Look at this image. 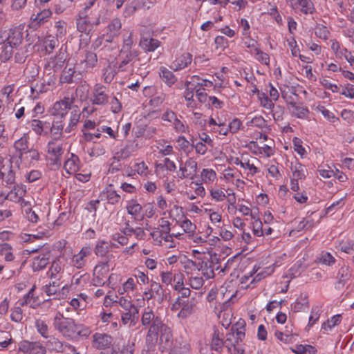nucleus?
<instances>
[{
	"label": "nucleus",
	"instance_id": "22",
	"mask_svg": "<svg viewBox=\"0 0 354 354\" xmlns=\"http://www.w3.org/2000/svg\"><path fill=\"white\" fill-rule=\"evenodd\" d=\"M351 277V272L348 268L342 267L337 274V281L335 283V288L341 290L344 288L346 283L349 280Z\"/></svg>",
	"mask_w": 354,
	"mask_h": 354
},
{
	"label": "nucleus",
	"instance_id": "54",
	"mask_svg": "<svg viewBox=\"0 0 354 354\" xmlns=\"http://www.w3.org/2000/svg\"><path fill=\"white\" fill-rule=\"evenodd\" d=\"M185 167H187L192 176H195L197 172L198 164L193 158H189L185 162Z\"/></svg>",
	"mask_w": 354,
	"mask_h": 354
},
{
	"label": "nucleus",
	"instance_id": "43",
	"mask_svg": "<svg viewBox=\"0 0 354 354\" xmlns=\"http://www.w3.org/2000/svg\"><path fill=\"white\" fill-rule=\"evenodd\" d=\"M4 169L3 178L1 179H3L7 184L13 183L15 179V174L12 169V164L10 162L8 163Z\"/></svg>",
	"mask_w": 354,
	"mask_h": 354
},
{
	"label": "nucleus",
	"instance_id": "19",
	"mask_svg": "<svg viewBox=\"0 0 354 354\" xmlns=\"http://www.w3.org/2000/svg\"><path fill=\"white\" fill-rule=\"evenodd\" d=\"M100 196L102 199L105 198L107 200L108 203L114 205L118 203L120 200V196L118 194L116 191L113 189V185H109L102 192Z\"/></svg>",
	"mask_w": 354,
	"mask_h": 354
},
{
	"label": "nucleus",
	"instance_id": "41",
	"mask_svg": "<svg viewBox=\"0 0 354 354\" xmlns=\"http://www.w3.org/2000/svg\"><path fill=\"white\" fill-rule=\"evenodd\" d=\"M32 47L31 44H28L24 48L18 49L17 52L15 55V62L17 63H24L27 57L28 56V48Z\"/></svg>",
	"mask_w": 354,
	"mask_h": 354
},
{
	"label": "nucleus",
	"instance_id": "45",
	"mask_svg": "<svg viewBox=\"0 0 354 354\" xmlns=\"http://www.w3.org/2000/svg\"><path fill=\"white\" fill-rule=\"evenodd\" d=\"M317 261L319 263L326 266H331L335 263V259L330 253L327 252H322L317 257Z\"/></svg>",
	"mask_w": 354,
	"mask_h": 354
},
{
	"label": "nucleus",
	"instance_id": "57",
	"mask_svg": "<svg viewBox=\"0 0 354 354\" xmlns=\"http://www.w3.org/2000/svg\"><path fill=\"white\" fill-rule=\"evenodd\" d=\"M341 317L340 315H334L330 320H328L323 323L322 328L324 329L326 328H331L332 327L339 324L341 322Z\"/></svg>",
	"mask_w": 354,
	"mask_h": 354
},
{
	"label": "nucleus",
	"instance_id": "61",
	"mask_svg": "<svg viewBox=\"0 0 354 354\" xmlns=\"http://www.w3.org/2000/svg\"><path fill=\"white\" fill-rule=\"evenodd\" d=\"M174 281L175 282L174 290L176 291L182 290L184 287L183 275L182 274H176L174 275Z\"/></svg>",
	"mask_w": 354,
	"mask_h": 354
},
{
	"label": "nucleus",
	"instance_id": "59",
	"mask_svg": "<svg viewBox=\"0 0 354 354\" xmlns=\"http://www.w3.org/2000/svg\"><path fill=\"white\" fill-rule=\"evenodd\" d=\"M10 318L13 322H19L23 318L22 310L20 306L12 309Z\"/></svg>",
	"mask_w": 354,
	"mask_h": 354
},
{
	"label": "nucleus",
	"instance_id": "63",
	"mask_svg": "<svg viewBox=\"0 0 354 354\" xmlns=\"http://www.w3.org/2000/svg\"><path fill=\"white\" fill-rule=\"evenodd\" d=\"M43 290L48 296H54L59 292V286L46 285L43 287Z\"/></svg>",
	"mask_w": 354,
	"mask_h": 354
},
{
	"label": "nucleus",
	"instance_id": "46",
	"mask_svg": "<svg viewBox=\"0 0 354 354\" xmlns=\"http://www.w3.org/2000/svg\"><path fill=\"white\" fill-rule=\"evenodd\" d=\"M336 56L339 58L344 57L351 66H354V56L346 48H342L341 50H337Z\"/></svg>",
	"mask_w": 354,
	"mask_h": 354
},
{
	"label": "nucleus",
	"instance_id": "27",
	"mask_svg": "<svg viewBox=\"0 0 354 354\" xmlns=\"http://www.w3.org/2000/svg\"><path fill=\"white\" fill-rule=\"evenodd\" d=\"M64 124L62 120L50 122L49 133L53 136L55 140H60L63 136Z\"/></svg>",
	"mask_w": 354,
	"mask_h": 354
},
{
	"label": "nucleus",
	"instance_id": "26",
	"mask_svg": "<svg viewBox=\"0 0 354 354\" xmlns=\"http://www.w3.org/2000/svg\"><path fill=\"white\" fill-rule=\"evenodd\" d=\"M225 345V342L222 339L219 337V331L218 329H215L212 337L211 342V350L213 352V354H217L222 351L223 348Z\"/></svg>",
	"mask_w": 354,
	"mask_h": 354
},
{
	"label": "nucleus",
	"instance_id": "10",
	"mask_svg": "<svg viewBox=\"0 0 354 354\" xmlns=\"http://www.w3.org/2000/svg\"><path fill=\"white\" fill-rule=\"evenodd\" d=\"M93 346L97 349H105L113 344V337L105 333H95L93 336Z\"/></svg>",
	"mask_w": 354,
	"mask_h": 354
},
{
	"label": "nucleus",
	"instance_id": "23",
	"mask_svg": "<svg viewBox=\"0 0 354 354\" xmlns=\"http://www.w3.org/2000/svg\"><path fill=\"white\" fill-rule=\"evenodd\" d=\"M159 75L161 80L169 87L172 86L176 82L177 77L172 71L164 66L159 69Z\"/></svg>",
	"mask_w": 354,
	"mask_h": 354
},
{
	"label": "nucleus",
	"instance_id": "51",
	"mask_svg": "<svg viewBox=\"0 0 354 354\" xmlns=\"http://www.w3.org/2000/svg\"><path fill=\"white\" fill-rule=\"evenodd\" d=\"M142 206L134 201H131L127 206L128 214L132 216H137L142 210Z\"/></svg>",
	"mask_w": 354,
	"mask_h": 354
},
{
	"label": "nucleus",
	"instance_id": "44",
	"mask_svg": "<svg viewBox=\"0 0 354 354\" xmlns=\"http://www.w3.org/2000/svg\"><path fill=\"white\" fill-rule=\"evenodd\" d=\"M307 308H308V301L306 297L297 299V301L292 304V309L294 312H300Z\"/></svg>",
	"mask_w": 354,
	"mask_h": 354
},
{
	"label": "nucleus",
	"instance_id": "32",
	"mask_svg": "<svg viewBox=\"0 0 354 354\" xmlns=\"http://www.w3.org/2000/svg\"><path fill=\"white\" fill-rule=\"evenodd\" d=\"M109 251V246L107 242L104 241H100L97 243L95 247V254L98 257H107L108 252ZM109 260L111 259L112 254L109 255Z\"/></svg>",
	"mask_w": 354,
	"mask_h": 354
},
{
	"label": "nucleus",
	"instance_id": "9",
	"mask_svg": "<svg viewBox=\"0 0 354 354\" xmlns=\"http://www.w3.org/2000/svg\"><path fill=\"white\" fill-rule=\"evenodd\" d=\"M160 348L163 352L168 350L173 342L172 334L169 327L166 324L160 329Z\"/></svg>",
	"mask_w": 354,
	"mask_h": 354
},
{
	"label": "nucleus",
	"instance_id": "64",
	"mask_svg": "<svg viewBox=\"0 0 354 354\" xmlns=\"http://www.w3.org/2000/svg\"><path fill=\"white\" fill-rule=\"evenodd\" d=\"M341 93L347 97L354 98V85L348 84Z\"/></svg>",
	"mask_w": 354,
	"mask_h": 354
},
{
	"label": "nucleus",
	"instance_id": "38",
	"mask_svg": "<svg viewBox=\"0 0 354 354\" xmlns=\"http://www.w3.org/2000/svg\"><path fill=\"white\" fill-rule=\"evenodd\" d=\"M44 44L46 52L50 54L51 53L55 48L58 46L59 41L58 37H53L51 35L47 36L44 39Z\"/></svg>",
	"mask_w": 354,
	"mask_h": 354
},
{
	"label": "nucleus",
	"instance_id": "42",
	"mask_svg": "<svg viewBox=\"0 0 354 354\" xmlns=\"http://www.w3.org/2000/svg\"><path fill=\"white\" fill-rule=\"evenodd\" d=\"M201 179L204 183H211L216 178V174L212 169H203L201 174Z\"/></svg>",
	"mask_w": 354,
	"mask_h": 354
},
{
	"label": "nucleus",
	"instance_id": "50",
	"mask_svg": "<svg viewBox=\"0 0 354 354\" xmlns=\"http://www.w3.org/2000/svg\"><path fill=\"white\" fill-rule=\"evenodd\" d=\"M187 87L184 93L185 98L186 101H187V106L188 107L194 108L196 107V104L194 102V90L188 86L189 82H187Z\"/></svg>",
	"mask_w": 354,
	"mask_h": 354
},
{
	"label": "nucleus",
	"instance_id": "18",
	"mask_svg": "<svg viewBox=\"0 0 354 354\" xmlns=\"http://www.w3.org/2000/svg\"><path fill=\"white\" fill-rule=\"evenodd\" d=\"M192 60V55L190 53H184L172 63L171 68L175 71L185 68L191 64Z\"/></svg>",
	"mask_w": 354,
	"mask_h": 354
},
{
	"label": "nucleus",
	"instance_id": "40",
	"mask_svg": "<svg viewBox=\"0 0 354 354\" xmlns=\"http://www.w3.org/2000/svg\"><path fill=\"white\" fill-rule=\"evenodd\" d=\"M292 351L297 354H315L317 350L310 345H296Z\"/></svg>",
	"mask_w": 354,
	"mask_h": 354
},
{
	"label": "nucleus",
	"instance_id": "3",
	"mask_svg": "<svg viewBox=\"0 0 354 354\" xmlns=\"http://www.w3.org/2000/svg\"><path fill=\"white\" fill-rule=\"evenodd\" d=\"M133 35L131 32L129 35L124 38L123 40L122 46L119 52V59H123L128 62L129 64L131 63V66L135 67L136 60H140L138 58L140 53L138 50L133 48Z\"/></svg>",
	"mask_w": 354,
	"mask_h": 354
},
{
	"label": "nucleus",
	"instance_id": "58",
	"mask_svg": "<svg viewBox=\"0 0 354 354\" xmlns=\"http://www.w3.org/2000/svg\"><path fill=\"white\" fill-rule=\"evenodd\" d=\"M189 284L193 289L199 290L203 286L204 280L201 277H191Z\"/></svg>",
	"mask_w": 354,
	"mask_h": 354
},
{
	"label": "nucleus",
	"instance_id": "21",
	"mask_svg": "<svg viewBox=\"0 0 354 354\" xmlns=\"http://www.w3.org/2000/svg\"><path fill=\"white\" fill-rule=\"evenodd\" d=\"M78 74L75 71V68L73 66H68V64L64 67L62 72L59 77V82L61 83L71 84L74 82L73 78L75 77Z\"/></svg>",
	"mask_w": 354,
	"mask_h": 354
},
{
	"label": "nucleus",
	"instance_id": "14",
	"mask_svg": "<svg viewBox=\"0 0 354 354\" xmlns=\"http://www.w3.org/2000/svg\"><path fill=\"white\" fill-rule=\"evenodd\" d=\"M123 324H129L130 327L134 326L139 319V310L137 307H131L129 310L123 313L121 316Z\"/></svg>",
	"mask_w": 354,
	"mask_h": 354
},
{
	"label": "nucleus",
	"instance_id": "47",
	"mask_svg": "<svg viewBox=\"0 0 354 354\" xmlns=\"http://www.w3.org/2000/svg\"><path fill=\"white\" fill-rule=\"evenodd\" d=\"M242 342H237L234 340L233 344H230L229 345H226V348H227L228 352L230 354H244L245 349L241 346V343Z\"/></svg>",
	"mask_w": 354,
	"mask_h": 354
},
{
	"label": "nucleus",
	"instance_id": "25",
	"mask_svg": "<svg viewBox=\"0 0 354 354\" xmlns=\"http://www.w3.org/2000/svg\"><path fill=\"white\" fill-rule=\"evenodd\" d=\"M64 343L55 337L50 336L46 342V346L50 351L63 353L64 352Z\"/></svg>",
	"mask_w": 354,
	"mask_h": 354
},
{
	"label": "nucleus",
	"instance_id": "48",
	"mask_svg": "<svg viewBox=\"0 0 354 354\" xmlns=\"http://www.w3.org/2000/svg\"><path fill=\"white\" fill-rule=\"evenodd\" d=\"M35 326L38 333L44 338H48V328L44 321L38 319L35 322Z\"/></svg>",
	"mask_w": 354,
	"mask_h": 354
},
{
	"label": "nucleus",
	"instance_id": "15",
	"mask_svg": "<svg viewBox=\"0 0 354 354\" xmlns=\"http://www.w3.org/2000/svg\"><path fill=\"white\" fill-rule=\"evenodd\" d=\"M26 192V188L23 185H16L4 196L3 201L9 200L15 203L19 202L25 196Z\"/></svg>",
	"mask_w": 354,
	"mask_h": 354
},
{
	"label": "nucleus",
	"instance_id": "11",
	"mask_svg": "<svg viewBox=\"0 0 354 354\" xmlns=\"http://www.w3.org/2000/svg\"><path fill=\"white\" fill-rule=\"evenodd\" d=\"M19 351L24 353L37 354L45 351L39 342L23 340L19 344Z\"/></svg>",
	"mask_w": 354,
	"mask_h": 354
},
{
	"label": "nucleus",
	"instance_id": "62",
	"mask_svg": "<svg viewBox=\"0 0 354 354\" xmlns=\"http://www.w3.org/2000/svg\"><path fill=\"white\" fill-rule=\"evenodd\" d=\"M261 95H263V98L260 97L261 106L267 109H272L274 107V104L272 102V100L270 99L264 93H262Z\"/></svg>",
	"mask_w": 354,
	"mask_h": 354
},
{
	"label": "nucleus",
	"instance_id": "53",
	"mask_svg": "<svg viewBox=\"0 0 354 354\" xmlns=\"http://www.w3.org/2000/svg\"><path fill=\"white\" fill-rule=\"evenodd\" d=\"M91 333V331L88 327L77 324L76 339L79 337L86 338Z\"/></svg>",
	"mask_w": 354,
	"mask_h": 354
},
{
	"label": "nucleus",
	"instance_id": "34",
	"mask_svg": "<svg viewBox=\"0 0 354 354\" xmlns=\"http://www.w3.org/2000/svg\"><path fill=\"white\" fill-rule=\"evenodd\" d=\"M80 113L76 109H74L71 113V118L68 126L65 128L64 131L66 133H71L74 130L80 121Z\"/></svg>",
	"mask_w": 354,
	"mask_h": 354
},
{
	"label": "nucleus",
	"instance_id": "7",
	"mask_svg": "<svg viewBox=\"0 0 354 354\" xmlns=\"http://www.w3.org/2000/svg\"><path fill=\"white\" fill-rule=\"evenodd\" d=\"M189 264L190 267H194L198 271H201L203 275L207 279H212L214 277V266L212 265V263L209 261H201L198 262L190 261H189ZM218 266L215 268V270H218Z\"/></svg>",
	"mask_w": 354,
	"mask_h": 354
},
{
	"label": "nucleus",
	"instance_id": "29",
	"mask_svg": "<svg viewBox=\"0 0 354 354\" xmlns=\"http://www.w3.org/2000/svg\"><path fill=\"white\" fill-rule=\"evenodd\" d=\"M140 46L147 51H154L159 46L160 41L156 39L142 37L140 41Z\"/></svg>",
	"mask_w": 354,
	"mask_h": 354
},
{
	"label": "nucleus",
	"instance_id": "28",
	"mask_svg": "<svg viewBox=\"0 0 354 354\" xmlns=\"http://www.w3.org/2000/svg\"><path fill=\"white\" fill-rule=\"evenodd\" d=\"M48 153L55 156V160L56 162L60 160V158L64 153L62 144H57L53 139L48 143Z\"/></svg>",
	"mask_w": 354,
	"mask_h": 354
},
{
	"label": "nucleus",
	"instance_id": "55",
	"mask_svg": "<svg viewBox=\"0 0 354 354\" xmlns=\"http://www.w3.org/2000/svg\"><path fill=\"white\" fill-rule=\"evenodd\" d=\"M55 28L56 29V37L62 38L64 35H65L66 32V22L64 21H58L55 22Z\"/></svg>",
	"mask_w": 354,
	"mask_h": 354
},
{
	"label": "nucleus",
	"instance_id": "17",
	"mask_svg": "<svg viewBox=\"0 0 354 354\" xmlns=\"http://www.w3.org/2000/svg\"><path fill=\"white\" fill-rule=\"evenodd\" d=\"M180 310L178 313V317L180 319H186L195 312V299L193 298L187 301H183Z\"/></svg>",
	"mask_w": 354,
	"mask_h": 354
},
{
	"label": "nucleus",
	"instance_id": "31",
	"mask_svg": "<svg viewBox=\"0 0 354 354\" xmlns=\"http://www.w3.org/2000/svg\"><path fill=\"white\" fill-rule=\"evenodd\" d=\"M288 104L291 106L292 115L298 118H301V119L306 118L308 113H309L308 108L299 106L295 102H290L288 103Z\"/></svg>",
	"mask_w": 354,
	"mask_h": 354
},
{
	"label": "nucleus",
	"instance_id": "33",
	"mask_svg": "<svg viewBox=\"0 0 354 354\" xmlns=\"http://www.w3.org/2000/svg\"><path fill=\"white\" fill-rule=\"evenodd\" d=\"M122 24L120 19L115 18L111 21L106 27V31L109 32L112 36L118 37L120 34Z\"/></svg>",
	"mask_w": 354,
	"mask_h": 354
},
{
	"label": "nucleus",
	"instance_id": "20",
	"mask_svg": "<svg viewBox=\"0 0 354 354\" xmlns=\"http://www.w3.org/2000/svg\"><path fill=\"white\" fill-rule=\"evenodd\" d=\"M149 290L153 295V299L158 304L162 303L165 297V290L162 289V286L156 281H151L150 283Z\"/></svg>",
	"mask_w": 354,
	"mask_h": 354
},
{
	"label": "nucleus",
	"instance_id": "37",
	"mask_svg": "<svg viewBox=\"0 0 354 354\" xmlns=\"http://www.w3.org/2000/svg\"><path fill=\"white\" fill-rule=\"evenodd\" d=\"M12 250V248L10 244L7 243L0 244V255H3L6 261H12L14 260L15 256Z\"/></svg>",
	"mask_w": 354,
	"mask_h": 354
},
{
	"label": "nucleus",
	"instance_id": "49",
	"mask_svg": "<svg viewBox=\"0 0 354 354\" xmlns=\"http://www.w3.org/2000/svg\"><path fill=\"white\" fill-rule=\"evenodd\" d=\"M84 62L88 67L93 68L97 63V56L95 53L87 51L85 54Z\"/></svg>",
	"mask_w": 354,
	"mask_h": 354
},
{
	"label": "nucleus",
	"instance_id": "35",
	"mask_svg": "<svg viewBox=\"0 0 354 354\" xmlns=\"http://www.w3.org/2000/svg\"><path fill=\"white\" fill-rule=\"evenodd\" d=\"M297 5L301 7V11L305 15L313 14L315 10L311 0H298L295 3V7Z\"/></svg>",
	"mask_w": 354,
	"mask_h": 354
},
{
	"label": "nucleus",
	"instance_id": "56",
	"mask_svg": "<svg viewBox=\"0 0 354 354\" xmlns=\"http://www.w3.org/2000/svg\"><path fill=\"white\" fill-rule=\"evenodd\" d=\"M180 227L183 228V231L185 233H192L194 234L195 232L196 227L194 224H193L190 220L185 218L181 223Z\"/></svg>",
	"mask_w": 354,
	"mask_h": 354
},
{
	"label": "nucleus",
	"instance_id": "24",
	"mask_svg": "<svg viewBox=\"0 0 354 354\" xmlns=\"http://www.w3.org/2000/svg\"><path fill=\"white\" fill-rule=\"evenodd\" d=\"M80 159L77 156L71 153V158L64 162V168L69 174H75L79 170Z\"/></svg>",
	"mask_w": 354,
	"mask_h": 354
},
{
	"label": "nucleus",
	"instance_id": "4",
	"mask_svg": "<svg viewBox=\"0 0 354 354\" xmlns=\"http://www.w3.org/2000/svg\"><path fill=\"white\" fill-rule=\"evenodd\" d=\"M109 272V257H106V260L103 262H100L94 268L93 277L92 279V283L95 286H100L104 285L106 282L111 283L112 274L110 275L105 281L108 273Z\"/></svg>",
	"mask_w": 354,
	"mask_h": 354
},
{
	"label": "nucleus",
	"instance_id": "36",
	"mask_svg": "<svg viewBox=\"0 0 354 354\" xmlns=\"http://www.w3.org/2000/svg\"><path fill=\"white\" fill-rule=\"evenodd\" d=\"M66 61V55L63 52H59L55 57L50 58V63L54 71L60 69Z\"/></svg>",
	"mask_w": 354,
	"mask_h": 354
},
{
	"label": "nucleus",
	"instance_id": "2",
	"mask_svg": "<svg viewBox=\"0 0 354 354\" xmlns=\"http://www.w3.org/2000/svg\"><path fill=\"white\" fill-rule=\"evenodd\" d=\"M53 326L67 339H76L77 324L71 318H64L58 313L54 317Z\"/></svg>",
	"mask_w": 354,
	"mask_h": 354
},
{
	"label": "nucleus",
	"instance_id": "52",
	"mask_svg": "<svg viewBox=\"0 0 354 354\" xmlns=\"http://www.w3.org/2000/svg\"><path fill=\"white\" fill-rule=\"evenodd\" d=\"M156 167L162 169L165 168L169 171H174L176 169V164L169 158H165L163 160V163L156 165Z\"/></svg>",
	"mask_w": 354,
	"mask_h": 354
},
{
	"label": "nucleus",
	"instance_id": "39",
	"mask_svg": "<svg viewBox=\"0 0 354 354\" xmlns=\"http://www.w3.org/2000/svg\"><path fill=\"white\" fill-rule=\"evenodd\" d=\"M291 169L292 170V176L293 178H296L297 180L304 179L306 178V174L307 173V170L305 169L304 166L301 163L297 162L295 165L292 167Z\"/></svg>",
	"mask_w": 354,
	"mask_h": 354
},
{
	"label": "nucleus",
	"instance_id": "12",
	"mask_svg": "<svg viewBox=\"0 0 354 354\" xmlns=\"http://www.w3.org/2000/svg\"><path fill=\"white\" fill-rule=\"evenodd\" d=\"M30 126L37 136H46L49 133L50 122L46 120H32Z\"/></svg>",
	"mask_w": 354,
	"mask_h": 354
},
{
	"label": "nucleus",
	"instance_id": "13",
	"mask_svg": "<svg viewBox=\"0 0 354 354\" xmlns=\"http://www.w3.org/2000/svg\"><path fill=\"white\" fill-rule=\"evenodd\" d=\"M23 29L20 27H15L9 30L7 42L9 44L10 48L17 47L20 45L24 38Z\"/></svg>",
	"mask_w": 354,
	"mask_h": 354
},
{
	"label": "nucleus",
	"instance_id": "16",
	"mask_svg": "<svg viewBox=\"0 0 354 354\" xmlns=\"http://www.w3.org/2000/svg\"><path fill=\"white\" fill-rule=\"evenodd\" d=\"M50 253L47 252L39 254L33 259L32 268L34 272H38L44 269L49 263Z\"/></svg>",
	"mask_w": 354,
	"mask_h": 354
},
{
	"label": "nucleus",
	"instance_id": "60",
	"mask_svg": "<svg viewBox=\"0 0 354 354\" xmlns=\"http://www.w3.org/2000/svg\"><path fill=\"white\" fill-rule=\"evenodd\" d=\"M38 160L39 159V153L35 149H27L24 156L23 160Z\"/></svg>",
	"mask_w": 354,
	"mask_h": 354
},
{
	"label": "nucleus",
	"instance_id": "30",
	"mask_svg": "<svg viewBox=\"0 0 354 354\" xmlns=\"http://www.w3.org/2000/svg\"><path fill=\"white\" fill-rule=\"evenodd\" d=\"M14 147L18 151V156L21 161L23 160L25 152L28 149V140L26 137H21L14 143Z\"/></svg>",
	"mask_w": 354,
	"mask_h": 354
},
{
	"label": "nucleus",
	"instance_id": "1",
	"mask_svg": "<svg viewBox=\"0 0 354 354\" xmlns=\"http://www.w3.org/2000/svg\"><path fill=\"white\" fill-rule=\"evenodd\" d=\"M142 325L148 327L147 334V342L157 340L160 329L165 324L163 323L162 317L156 315L150 307H147L142 315Z\"/></svg>",
	"mask_w": 354,
	"mask_h": 354
},
{
	"label": "nucleus",
	"instance_id": "6",
	"mask_svg": "<svg viewBox=\"0 0 354 354\" xmlns=\"http://www.w3.org/2000/svg\"><path fill=\"white\" fill-rule=\"evenodd\" d=\"M74 100V98L67 97L56 102L51 109V115L64 118L67 114V111L72 109Z\"/></svg>",
	"mask_w": 354,
	"mask_h": 354
},
{
	"label": "nucleus",
	"instance_id": "8",
	"mask_svg": "<svg viewBox=\"0 0 354 354\" xmlns=\"http://www.w3.org/2000/svg\"><path fill=\"white\" fill-rule=\"evenodd\" d=\"M52 12L49 9H44L37 15L32 14L28 24L29 28L37 30L50 18Z\"/></svg>",
	"mask_w": 354,
	"mask_h": 354
},
{
	"label": "nucleus",
	"instance_id": "5",
	"mask_svg": "<svg viewBox=\"0 0 354 354\" xmlns=\"http://www.w3.org/2000/svg\"><path fill=\"white\" fill-rule=\"evenodd\" d=\"M106 88L105 86L96 84L90 97V101L93 105L104 106L109 100V96L106 93Z\"/></svg>",
	"mask_w": 354,
	"mask_h": 354
}]
</instances>
